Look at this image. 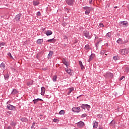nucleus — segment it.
I'll return each mask as SVG.
<instances>
[{
    "mask_svg": "<svg viewBox=\"0 0 129 129\" xmlns=\"http://www.w3.org/2000/svg\"><path fill=\"white\" fill-rule=\"evenodd\" d=\"M53 54H54V52L52 50H50L49 51V53L48 54L47 58L48 59H50V57H52L53 56Z\"/></svg>",
    "mask_w": 129,
    "mask_h": 129,
    "instance_id": "nucleus-17",
    "label": "nucleus"
},
{
    "mask_svg": "<svg viewBox=\"0 0 129 129\" xmlns=\"http://www.w3.org/2000/svg\"><path fill=\"white\" fill-rule=\"evenodd\" d=\"M37 16H41V12H38L37 13Z\"/></svg>",
    "mask_w": 129,
    "mask_h": 129,
    "instance_id": "nucleus-51",
    "label": "nucleus"
},
{
    "mask_svg": "<svg viewBox=\"0 0 129 129\" xmlns=\"http://www.w3.org/2000/svg\"><path fill=\"white\" fill-rule=\"evenodd\" d=\"M72 110L74 112H77L78 113L79 112H80L81 111V109H80V107H73L72 108Z\"/></svg>",
    "mask_w": 129,
    "mask_h": 129,
    "instance_id": "nucleus-9",
    "label": "nucleus"
},
{
    "mask_svg": "<svg viewBox=\"0 0 129 129\" xmlns=\"http://www.w3.org/2000/svg\"><path fill=\"white\" fill-rule=\"evenodd\" d=\"M109 124L110 126L113 127L115 125V121L113 120L110 122Z\"/></svg>",
    "mask_w": 129,
    "mask_h": 129,
    "instance_id": "nucleus-21",
    "label": "nucleus"
},
{
    "mask_svg": "<svg viewBox=\"0 0 129 129\" xmlns=\"http://www.w3.org/2000/svg\"><path fill=\"white\" fill-rule=\"evenodd\" d=\"M52 80L53 82H56L57 81V76L55 75L53 77Z\"/></svg>",
    "mask_w": 129,
    "mask_h": 129,
    "instance_id": "nucleus-34",
    "label": "nucleus"
},
{
    "mask_svg": "<svg viewBox=\"0 0 129 129\" xmlns=\"http://www.w3.org/2000/svg\"><path fill=\"white\" fill-rule=\"evenodd\" d=\"M119 24L120 27H124L125 28L128 26V23H127V21H121Z\"/></svg>",
    "mask_w": 129,
    "mask_h": 129,
    "instance_id": "nucleus-6",
    "label": "nucleus"
},
{
    "mask_svg": "<svg viewBox=\"0 0 129 129\" xmlns=\"http://www.w3.org/2000/svg\"><path fill=\"white\" fill-rule=\"evenodd\" d=\"M85 49L86 50H90V47H89V45L87 44L85 46Z\"/></svg>",
    "mask_w": 129,
    "mask_h": 129,
    "instance_id": "nucleus-35",
    "label": "nucleus"
},
{
    "mask_svg": "<svg viewBox=\"0 0 129 129\" xmlns=\"http://www.w3.org/2000/svg\"><path fill=\"white\" fill-rule=\"evenodd\" d=\"M3 46H6V42H2L0 43V48H2Z\"/></svg>",
    "mask_w": 129,
    "mask_h": 129,
    "instance_id": "nucleus-39",
    "label": "nucleus"
},
{
    "mask_svg": "<svg viewBox=\"0 0 129 129\" xmlns=\"http://www.w3.org/2000/svg\"><path fill=\"white\" fill-rule=\"evenodd\" d=\"M77 124L79 128H82V127H84V126H85V123L82 121H80L77 123Z\"/></svg>",
    "mask_w": 129,
    "mask_h": 129,
    "instance_id": "nucleus-5",
    "label": "nucleus"
},
{
    "mask_svg": "<svg viewBox=\"0 0 129 129\" xmlns=\"http://www.w3.org/2000/svg\"><path fill=\"white\" fill-rule=\"evenodd\" d=\"M80 96H81V95H80L79 96L77 97V99H78V98H79L80 97Z\"/></svg>",
    "mask_w": 129,
    "mask_h": 129,
    "instance_id": "nucleus-56",
    "label": "nucleus"
},
{
    "mask_svg": "<svg viewBox=\"0 0 129 129\" xmlns=\"http://www.w3.org/2000/svg\"><path fill=\"white\" fill-rule=\"evenodd\" d=\"M100 27H101V28H103L104 27V25H103V23H100Z\"/></svg>",
    "mask_w": 129,
    "mask_h": 129,
    "instance_id": "nucleus-48",
    "label": "nucleus"
},
{
    "mask_svg": "<svg viewBox=\"0 0 129 129\" xmlns=\"http://www.w3.org/2000/svg\"><path fill=\"white\" fill-rule=\"evenodd\" d=\"M35 124H36V122H33L32 125L31 126V128H34V126H35Z\"/></svg>",
    "mask_w": 129,
    "mask_h": 129,
    "instance_id": "nucleus-47",
    "label": "nucleus"
},
{
    "mask_svg": "<svg viewBox=\"0 0 129 129\" xmlns=\"http://www.w3.org/2000/svg\"><path fill=\"white\" fill-rule=\"evenodd\" d=\"M34 83V81H30L28 82H27V86H31V85H33Z\"/></svg>",
    "mask_w": 129,
    "mask_h": 129,
    "instance_id": "nucleus-28",
    "label": "nucleus"
},
{
    "mask_svg": "<svg viewBox=\"0 0 129 129\" xmlns=\"http://www.w3.org/2000/svg\"><path fill=\"white\" fill-rule=\"evenodd\" d=\"M52 34H53V32H52V31L50 30H47L46 32V36H51Z\"/></svg>",
    "mask_w": 129,
    "mask_h": 129,
    "instance_id": "nucleus-24",
    "label": "nucleus"
},
{
    "mask_svg": "<svg viewBox=\"0 0 129 129\" xmlns=\"http://www.w3.org/2000/svg\"><path fill=\"white\" fill-rule=\"evenodd\" d=\"M81 107L83 109H84V110H85L86 109L88 110H89V109H90L91 107L90 106V105H89L88 104H82L81 105Z\"/></svg>",
    "mask_w": 129,
    "mask_h": 129,
    "instance_id": "nucleus-4",
    "label": "nucleus"
},
{
    "mask_svg": "<svg viewBox=\"0 0 129 129\" xmlns=\"http://www.w3.org/2000/svg\"><path fill=\"white\" fill-rule=\"evenodd\" d=\"M7 108L9 110H13V111H15L16 110V106L13 105H11L10 104H9L8 105H7Z\"/></svg>",
    "mask_w": 129,
    "mask_h": 129,
    "instance_id": "nucleus-3",
    "label": "nucleus"
},
{
    "mask_svg": "<svg viewBox=\"0 0 129 129\" xmlns=\"http://www.w3.org/2000/svg\"><path fill=\"white\" fill-rule=\"evenodd\" d=\"M22 17V14L19 13L18 14H17L15 18V20L16 22H20V20H21V18Z\"/></svg>",
    "mask_w": 129,
    "mask_h": 129,
    "instance_id": "nucleus-8",
    "label": "nucleus"
},
{
    "mask_svg": "<svg viewBox=\"0 0 129 129\" xmlns=\"http://www.w3.org/2000/svg\"><path fill=\"white\" fill-rule=\"evenodd\" d=\"M18 93H19V91L16 89H13L11 92L12 95H16V94H18Z\"/></svg>",
    "mask_w": 129,
    "mask_h": 129,
    "instance_id": "nucleus-14",
    "label": "nucleus"
},
{
    "mask_svg": "<svg viewBox=\"0 0 129 129\" xmlns=\"http://www.w3.org/2000/svg\"><path fill=\"white\" fill-rule=\"evenodd\" d=\"M93 128H97V126H98V122L96 121V120L93 121Z\"/></svg>",
    "mask_w": 129,
    "mask_h": 129,
    "instance_id": "nucleus-12",
    "label": "nucleus"
},
{
    "mask_svg": "<svg viewBox=\"0 0 129 129\" xmlns=\"http://www.w3.org/2000/svg\"><path fill=\"white\" fill-rule=\"evenodd\" d=\"M76 43H77V40H75L74 44H76Z\"/></svg>",
    "mask_w": 129,
    "mask_h": 129,
    "instance_id": "nucleus-55",
    "label": "nucleus"
},
{
    "mask_svg": "<svg viewBox=\"0 0 129 129\" xmlns=\"http://www.w3.org/2000/svg\"><path fill=\"white\" fill-rule=\"evenodd\" d=\"M95 39H98V37H96V36L95 37Z\"/></svg>",
    "mask_w": 129,
    "mask_h": 129,
    "instance_id": "nucleus-60",
    "label": "nucleus"
},
{
    "mask_svg": "<svg viewBox=\"0 0 129 129\" xmlns=\"http://www.w3.org/2000/svg\"><path fill=\"white\" fill-rule=\"evenodd\" d=\"M39 4H40V3H39V2H38V1H34L33 2V5L34 6H38V5H39Z\"/></svg>",
    "mask_w": 129,
    "mask_h": 129,
    "instance_id": "nucleus-32",
    "label": "nucleus"
},
{
    "mask_svg": "<svg viewBox=\"0 0 129 129\" xmlns=\"http://www.w3.org/2000/svg\"><path fill=\"white\" fill-rule=\"evenodd\" d=\"M84 36H85V37H86V38H87V39H91V38H92V36L90 35L89 32H83V33Z\"/></svg>",
    "mask_w": 129,
    "mask_h": 129,
    "instance_id": "nucleus-7",
    "label": "nucleus"
},
{
    "mask_svg": "<svg viewBox=\"0 0 129 129\" xmlns=\"http://www.w3.org/2000/svg\"><path fill=\"white\" fill-rule=\"evenodd\" d=\"M119 52L121 54V55H126V54L129 53V49L124 48L123 49H120L119 50Z\"/></svg>",
    "mask_w": 129,
    "mask_h": 129,
    "instance_id": "nucleus-1",
    "label": "nucleus"
},
{
    "mask_svg": "<svg viewBox=\"0 0 129 129\" xmlns=\"http://www.w3.org/2000/svg\"><path fill=\"white\" fill-rule=\"evenodd\" d=\"M62 62L64 65H66L67 68H68L69 67V65H68V61H67L66 58H63L62 59Z\"/></svg>",
    "mask_w": 129,
    "mask_h": 129,
    "instance_id": "nucleus-11",
    "label": "nucleus"
},
{
    "mask_svg": "<svg viewBox=\"0 0 129 129\" xmlns=\"http://www.w3.org/2000/svg\"><path fill=\"white\" fill-rule=\"evenodd\" d=\"M119 59H120V57L118 55L114 56L113 57V59L115 61H117V60H119Z\"/></svg>",
    "mask_w": 129,
    "mask_h": 129,
    "instance_id": "nucleus-27",
    "label": "nucleus"
},
{
    "mask_svg": "<svg viewBox=\"0 0 129 129\" xmlns=\"http://www.w3.org/2000/svg\"><path fill=\"white\" fill-rule=\"evenodd\" d=\"M62 39H63L64 42L66 43H68V37L66 35H63L62 37Z\"/></svg>",
    "mask_w": 129,
    "mask_h": 129,
    "instance_id": "nucleus-26",
    "label": "nucleus"
},
{
    "mask_svg": "<svg viewBox=\"0 0 129 129\" xmlns=\"http://www.w3.org/2000/svg\"><path fill=\"white\" fill-rule=\"evenodd\" d=\"M39 101H43V99H40V98H37V99H35L33 100V102H34V104H36V103H38V102H39Z\"/></svg>",
    "mask_w": 129,
    "mask_h": 129,
    "instance_id": "nucleus-15",
    "label": "nucleus"
},
{
    "mask_svg": "<svg viewBox=\"0 0 129 129\" xmlns=\"http://www.w3.org/2000/svg\"><path fill=\"white\" fill-rule=\"evenodd\" d=\"M59 114H60V115L62 114H65V110H61L59 112Z\"/></svg>",
    "mask_w": 129,
    "mask_h": 129,
    "instance_id": "nucleus-33",
    "label": "nucleus"
},
{
    "mask_svg": "<svg viewBox=\"0 0 129 129\" xmlns=\"http://www.w3.org/2000/svg\"><path fill=\"white\" fill-rule=\"evenodd\" d=\"M89 4L90 5H91V4H92V0H91L90 2H89Z\"/></svg>",
    "mask_w": 129,
    "mask_h": 129,
    "instance_id": "nucleus-53",
    "label": "nucleus"
},
{
    "mask_svg": "<svg viewBox=\"0 0 129 129\" xmlns=\"http://www.w3.org/2000/svg\"><path fill=\"white\" fill-rule=\"evenodd\" d=\"M73 90H74V88H69V91L68 92V95H69L70 94V93H71V92H72V91H73Z\"/></svg>",
    "mask_w": 129,
    "mask_h": 129,
    "instance_id": "nucleus-30",
    "label": "nucleus"
},
{
    "mask_svg": "<svg viewBox=\"0 0 129 129\" xmlns=\"http://www.w3.org/2000/svg\"><path fill=\"white\" fill-rule=\"evenodd\" d=\"M86 116H87V115L86 114H85V113L83 114H82V115H81V117H82V118L86 117Z\"/></svg>",
    "mask_w": 129,
    "mask_h": 129,
    "instance_id": "nucleus-44",
    "label": "nucleus"
},
{
    "mask_svg": "<svg viewBox=\"0 0 129 129\" xmlns=\"http://www.w3.org/2000/svg\"><path fill=\"white\" fill-rule=\"evenodd\" d=\"M7 55L8 56H9V57H10V58H11L12 59H14V57H13V56L12 55V54L11 53V52H9Z\"/></svg>",
    "mask_w": 129,
    "mask_h": 129,
    "instance_id": "nucleus-41",
    "label": "nucleus"
},
{
    "mask_svg": "<svg viewBox=\"0 0 129 129\" xmlns=\"http://www.w3.org/2000/svg\"><path fill=\"white\" fill-rule=\"evenodd\" d=\"M94 36H96V35L94 34Z\"/></svg>",
    "mask_w": 129,
    "mask_h": 129,
    "instance_id": "nucleus-63",
    "label": "nucleus"
},
{
    "mask_svg": "<svg viewBox=\"0 0 129 129\" xmlns=\"http://www.w3.org/2000/svg\"><path fill=\"white\" fill-rule=\"evenodd\" d=\"M124 78H125V77H124V76H122V77H121L120 78L119 80H120V81H121V80H122V79H123Z\"/></svg>",
    "mask_w": 129,
    "mask_h": 129,
    "instance_id": "nucleus-49",
    "label": "nucleus"
},
{
    "mask_svg": "<svg viewBox=\"0 0 129 129\" xmlns=\"http://www.w3.org/2000/svg\"><path fill=\"white\" fill-rule=\"evenodd\" d=\"M53 121H54V122H59V119L54 118L53 119Z\"/></svg>",
    "mask_w": 129,
    "mask_h": 129,
    "instance_id": "nucleus-45",
    "label": "nucleus"
},
{
    "mask_svg": "<svg viewBox=\"0 0 129 129\" xmlns=\"http://www.w3.org/2000/svg\"><path fill=\"white\" fill-rule=\"evenodd\" d=\"M90 11L91 10H86L85 15H89L90 14Z\"/></svg>",
    "mask_w": 129,
    "mask_h": 129,
    "instance_id": "nucleus-40",
    "label": "nucleus"
},
{
    "mask_svg": "<svg viewBox=\"0 0 129 129\" xmlns=\"http://www.w3.org/2000/svg\"><path fill=\"white\" fill-rule=\"evenodd\" d=\"M84 10H85L86 11H91L92 10V8L86 6L83 8Z\"/></svg>",
    "mask_w": 129,
    "mask_h": 129,
    "instance_id": "nucleus-25",
    "label": "nucleus"
},
{
    "mask_svg": "<svg viewBox=\"0 0 129 129\" xmlns=\"http://www.w3.org/2000/svg\"><path fill=\"white\" fill-rule=\"evenodd\" d=\"M79 64L80 67L81 68L82 70L84 69V66H83V64H82V61H79Z\"/></svg>",
    "mask_w": 129,
    "mask_h": 129,
    "instance_id": "nucleus-31",
    "label": "nucleus"
},
{
    "mask_svg": "<svg viewBox=\"0 0 129 129\" xmlns=\"http://www.w3.org/2000/svg\"><path fill=\"white\" fill-rule=\"evenodd\" d=\"M65 71L68 73V74H69V75H70V76H72V73L71 72V69H65Z\"/></svg>",
    "mask_w": 129,
    "mask_h": 129,
    "instance_id": "nucleus-19",
    "label": "nucleus"
},
{
    "mask_svg": "<svg viewBox=\"0 0 129 129\" xmlns=\"http://www.w3.org/2000/svg\"><path fill=\"white\" fill-rule=\"evenodd\" d=\"M122 42V39L121 38H118V39L116 41V43L119 44V43Z\"/></svg>",
    "mask_w": 129,
    "mask_h": 129,
    "instance_id": "nucleus-36",
    "label": "nucleus"
},
{
    "mask_svg": "<svg viewBox=\"0 0 129 129\" xmlns=\"http://www.w3.org/2000/svg\"><path fill=\"white\" fill-rule=\"evenodd\" d=\"M10 125H11L13 127H15L16 125H17V121H11L10 122Z\"/></svg>",
    "mask_w": 129,
    "mask_h": 129,
    "instance_id": "nucleus-16",
    "label": "nucleus"
},
{
    "mask_svg": "<svg viewBox=\"0 0 129 129\" xmlns=\"http://www.w3.org/2000/svg\"><path fill=\"white\" fill-rule=\"evenodd\" d=\"M41 129H48V128L45 127V128H41Z\"/></svg>",
    "mask_w": 129,
    "mask_h": 129,
    "instance_id": "nucleus-57",
    "label": "nucleus"
},
{
    "mask_svg": "<svg viewBox=\"0 0 129 129\" xmlns=\"http://www.w3.org/2000/svg\"><path fill=\"white\" fill-rule=\"evenodd\" d=\"M98 118H102V115L98 114L97 115Z\"/></svg>",
    "mask_w": 129,
    "mask_h": 129,
    "instance_id": "nucleus-43",
    "label": "nucleus"
},
{
    "mask_svg": "<svg viewBox=\"0 0 129 129\" xmlns=\"http://www.w3.org/2000/svg\"><path fill=\"white\" fill-rule=\"evenodd\" d=\"M45 91H46V88H45V87H42L41 92V95H44V94H45Z\"/></svg>",
    "mask_w": 129,
    "mask_h": 129,
    "instance_id": "nucleus-20",
    "label": "nucleus"
},
{
    "mask_svg": "<svg viewBox=\"0 0 129 129\" xmlns=\"http://www.w3.org/2000/svg\"><path fill=\"white\" fill-rule=\"evenodd\" d=\"M125 43H127V40L126 41H124V42L123 43V44H125Z\"/></svg>",
    "mask_w": 129,
    "mask_h": 129,
    "instance_id": "nucleus-54",
    "label": "nucleus"
},
{
    "mask_svg": "<svg viewBox=\"0 0 129 129\" xmlns=\"http://www.w3.org/2000/svg\"><path fill=\"white\" fill-rule=\"evenodd\" d=\"M43 39H38L37 40V43L38 45H42V43H43Z\"/></svg>",
    "mask_w": 129,
    "mask_h": 129,
    "instance_id": "nucleus-22",
    "label": "nucleus"
},
{
    "mask_svg": "<svg viewBox=\"0 0 129 129\" xmlns=\"http://www.w3.org/2000/svg\"><path fill=\"white\" fill-rule=\"evenodd\" d=\"M127 8H128V10H129V5H128V6H127Z\"/></svg>",
    "mask_w": 129,
    "mask_h": 129,
    "instance_id": "nucleus-61",
    "label": "nucleus"
},
{
    "mask_svg": "<svg viewBox=\"0 0 129 129\" xmlns=\"http://www.w3.org/2000/svg\"><path fill=\"white\" fill-rule=\"evenodd\" d=\"M65 45V46H66V44H64Z\"/></svg>",
    "mask_w": 129,
    "mask_h": 129,
    "instance_id": "nucleus-64",
    "label": "nucleus"
},
{
    "mask_svg": "<svg viewBox=\"0 0 129 129\" xmlns=\"http://www.w3.org/2000/svg\"><path fill=\"white\" fill-rule=\"evenodd\" d=\"M106 37H108V38H110L111 37V33L110 32H108L106 34Z\"/></svg>",
    "mask_w": 129,
    "mask_h": 129,
    "instance_id": "nucleus-38",
    "label": "nucleus"
},
{
    "mask_svg": "<svg viewBox=\"0 0 129 129\" xmlns=\"http://www.w3.org/2000/svg\"><path fill=\"white\" fill-rule=\"evenodd\" d=\"M105 53V51H104V50H101L100 51L101 55H103Z\"/></svg>",
    "mask_w": 129,
    "mask_h": 129,
    "instance_id": "nucleus-46",
    "label": "nucleus"
},
{
    "mask_svg": "<svg viewBox=\"0 0 129 129\" xmlns=\"http://www.w3.org/2000/svg\"><path fill=\"white\" fill-rule=\"evenodd\" d=\"M0 67L1 68H2V69H6V64H5V63L2 62L0 64Z\"/></svg>",
    "mask_w": 129,
    "mask_h": 129,
    "instance_id": "nucleus-29",
    "label": "nucleus"
},
{
    "mask_svg": "<svg viewBox=\"0 0 129 129\" xmlns=\"http://www.w3.org/2000/svg\"><path fill=\"white\" fill-rule=\"evenodd\" d=\"M107 47H108V43H106Z\"/></svg>",
    "mask_w": 129,
    "mask_h": 129,
    "instance_id": "nucleus-59",
    "label": "nucleus"
},
{
    "mask_svg": "<svg viewBox=\"0 0 129 129\" xmlns=\"http://www.w3.org/2000/svg\"><path fill=\"white\" fill-rule=\"evenodd\" d=\"M20 120L21 121H22V122H28V121H29V119L26 117H22L20 119Z\"/></svg>",
    "mask_w": 129,
    "mask_h": 129,
    "instance_id": "nucleus-13",
    "label": "nucleus"
},
{
    "mask_svg": "<svg viewBox=\"0 0 129 129\" xmlns=\"http://www.w3.org/2000/svg\"><path fill=\"white\" fill-rule=\"evenodd\" d=\"M39 57H40V54L38 53L36 55L37 59H39L40 58Z\"/></svg>",
    "mask_w": 129,
    "mask_h": 129,
    "instance_id": "nucleus-50",
    "label": "nucleus"
},
{
    "mask_svg": "<svg viewBox=\"0 0 129 129\" xmlns=\"http://www.w3.org/2000/svg\"><path fill=\"white\" fill-rule=\"evenodd\" d=\"M105 78H112L113 77V74L110 72H107L103 75Z\"/></svg>",
    "mask_w": 129,
    "mask_h": 129,
    "instance_id": "nucleus-2",
    "label": "nucleus"
},
{
    "mask_svg": "<svg viewBox=\"0 0 129 129\" xmlns=\"http://www.w3.org/2000/svg\"><path fill=\"white\" fill-rule=\"evenodd\" d=\"M114 9H117V7L115 6V7H114Z\"/></svg>",
    "mask_w": 129,
    "mask_h": 129,
    "instance_id": "nucleus-58",
    "label": "nucleus"
},
{
    "mask_svg": "<svg viewBox=\"0 0 129 129\" xmlns=\"http://www.w3.org/2000/svg\"><path fill=\"white\" fill-rule=\"evenodd\" d=\"M93 58H94V54L90 55L89 57V59L88 60V62H90V61H92L93 59Z\"/></svg>",
    "mask_w": 129,
    "mask_h": 129,
    "instance_id": "nucleus-18",
    "label": "nucleus"
},
{
    "mask_svg": "<svg viewBox=\"0 0 129 129\" xmlns=\"http://www.w3.org/2000/svg\"><path fill=\"white\" fill-rule=\"evenodd\" d=\"M53 41H54V42H56V39H54V38H52L51 39H48L47 40V42H53Z\"/></svg>",
    "mask_w": 129,
    "mask_h": 129,
    "instance_id": "nucleus-42",
    "label": "nucleus"
},
{
    "mask_svg": "<svg viewBox=\"0 0 129 129\" xmlns=\"http://www.w3.org/2000/svg\"><path fill=\"white\" fill-rule=\"evenodd\" d=\"M8 103H9V102H7V104H8Z\"/></svg>",
    "mask_w": 129,
    "mask_h": 129,
    "instance_id": "nucleus-62",
    "label": "nucleus"
},
{
    "mask_svg": "<svg viewBox=\"0 0 129 129\" xmlns=\"http://www.w3.org/2000/svg\"><path fill=\"white\" fill-rule=\"evenodd\" d=\"M6 129H12V126H8V127H6Z\"/></svg>",
    "mask_w": 129,
    "mask_h": 129,
    "instance_id": "nucleus-52",
    "label": "nucleus"
},
{
    "mask_svg": "<svg viewBox=\"0 0 129 129\" xmlns=\"http://www.w3.org/2000/svg\"><path fill=\"white\" fill-rule=\"evenodd\" d=\"M66 3L68 6H73L74 5V0H66Z\"/></svg>",
    "mask_w": 129,
    "mask_h": 129,
    "instance_id": "nucleus-10",
    "label": "nucleus"
},
{
    "mask_svg": "<svg viewBox=\"0 0 129 129\" xmlns=\"http://www.w3.org/2000/svg\"><path fill=\"white\" fill-rule=\"evenodd\" d=\"M101 41H102V40H99V41H98L96 43L95 46H96V49H97V48H98V46H99V43H100V42H101Z\"/></svg>",
    "mask_w": 129,
    "mask_h": 129,
    "instance_id": "nucleus-37",
    "label": "nucleus"
},
{
    "mask_svg": "<svg viewBox=\"0 0 129 129\" xmlns=\"http://www.w3.org/2000/svg\"><path fill=\"white\" fill-rule=\"evenodd\" d=\"M5 80H9L10 78V75L9 73H7L6 74L4 75Z\"/></svg>",
    "mask_w": 129,
    "mask_h": 129,
    "instance_id": "nucleus-23",
    "label": "nucleus"
}]
</instances>
